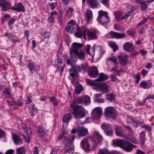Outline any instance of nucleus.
<instances>
[{"label": "nucleus", "instance_id": "nucleus-1", "mask_svg": "<svg viewBox=\"0 0 154 154\" xmlns=\"http://www.w3.org/2000/svg\"><path fill=\"white\" fill-rule=\"evenodd\" d=\"M77 103L75 100L71 103V111L76 119L83 118L85 116V109L83 106L77 105Z\"/></svg>", "mask_w": 154, "mask_h": 154}, {"label": "nucleus", "instance_id": "nucleus-2", "mask_svg": "<svg viewBox=\"0 0 154 154\" xmlns=\"http://www.w3.org/2000/svg\"><path fill=\"white\" fill-rule=\"evenodd\" d=\"M81 146L85 151L94 149L97 145L96 142L91 137L84 138L81 141Z\"/></svg>", "mask_w": 154, "mask_h": 154}, {"label": "nucleus", "instance_id": "nucleus-3", "mask_svg": "<svg viewBox=\"0 0 154 154\" xmlns=\"http://www.w3.org/2000/svg\"><path fill=\"white\" fill-rule=\"evenodd\" d=\"M99 15L97 18L98 23L102 24H107L109 22V18L107 13L102 10L98 11Z\"/></svg>", "mask_w": 154, "mask_h": 154}, {"label": "nucleus", "instance_id": "nucleus-4", "mask_svg": "<svg viewBox=\"0 0 154 154\" xmlns=\"http://www.w3.org/2000/svg\"><path fill=\"white\" fill-rule=\"evenodd\" d=\"M88 63L85 62L82 64L81 66H75V69H74L73 72L70 74V75L72 78H74L75 77L78 76V73L81 71L83 72H86L88 69Z\"/></svg>", "mask_w": 154, "mask_h": 154}, {"label": "nucleus", "instance_id": "nucleus-5", "mask_svg": "<svg viewBox=\"0 0 154 154\" xmlns=\"http://www.w3.org/2000/svg\"><path fill=\"white\" fill-rule=\"evenodd\" d=\"M74 55L70 56V59L73 62L76 61L78 60L77 57L81 60H84L85 59V52L83 49L80 50Z\"/></svg>", "mask_w": 154, "mask_h": 154}, {"label": "nucleus", "instance_id": "nucleus-6", "mask_svg": "<svg viewBox=\"0 0 154 154\" xmlns=\"http://www.w3.org/2000/svg\"><path fill=\"white\" fill-rule=\"evenodd\" d=\"M87 29V28L85 25L82 26L81 29L79 27L77 28L76 32L75 34V36L77 37L81 38L83 36L84 38L86 39V32Z\"/></svg>", "mask_w": 154, "mask_h": 154}, {"label": "nucleus", "instance_id": "nucleus-7", "mask_svg": "<svg viewBox=\"0 0 154 154\" xmlns=\"http://www.w3.org/2000/svg\"><path fill=\"white\" fill-rule=\"evenodd\" d=\"M104 114L107 117L114 119L116 116V112L113 107H106L105 110Z\"/></svg>", "mask_w": 154, "mask_h": 154}, {"label": "nucleus", "instance_id": "nucleus-8", "mask_svg": "<svg viewBox=\"0 0 154 154\" xmlns=\"http://www.w3.org/2000/svg\"><path fill=\"white\" fill-rule=\"evenodd\" d=\"M77 104L84 103L85 105H88L90 102V97L88 95H84L82 97H79L75 98L74 100Z\"/></svg>", "mask_w": 154, "mask_h": 154}, {"label": "nucleus", "instance_id": "nucleus-9", "mask_svg": "<svg viewBox=\"0 0 154 154\" xmlns=\"http://www.w3.org/2000/svg\"><path fill=\"white\" fill-rule=\"evenodd\" d=\"M101 127L107 136H111L112 135L113 132L111 125L106 123H103L101 125Z\"/></svg>", "mask_w": 154, "mask_h": 154}, {"label": "nucleus", "instance_id": "nucleus-10", "mask_svg": "<svg viewBox=\"0 0 154 154\" xmlns=\"http://www.w3.org/2000/svg\"><path fill=\"white\" fill-rule=\"evenodd\" d=\"M82 47V45L80 43L74 42L71 46V49L69 51L70 55H74L75 53L79 51L80 49Z\"/></svg>", "mask_w": 154, "mask_h": 154}, {"label": "nucleus", "instance_id": "nucleus-11", "mask_svg": "<svg viewBox=\"0 0 154 154\" xmlns=\"http://www.w3.org/2000/svg\"><path fill=\"white\" fill-rule=\"evenodd\" d=\"M98 31L94 29H91L88 31L87 37L89 39L96 40L98 38L97 34Z\"/></svg>", "mask_w": 154, "mask_h": 154}, {"label": "nucleus", "instance_id": "nucleus-12", "mask_svg": "<svg viewBox=\"0 0 154 154\" xmlns=\"http://www.w3.org/2000/svg\"><path fill=\"white\" fill-rule=\"evenodd\" d=\"M115 130L116 134L117 136L123 137L126 139H129V137L123 132L121 127L115 126Z\"/></svg>", "mask_w": 154, "mask_h": 154}, {"label": "nucleus", "instance_id": "nucleus-13", "mask_svg": "<svg viewBox=\"0 0 154 154\" xmlns=\"http://www.w3.org/2000/svg\"><path fill=\"white\" fill-rule=\"evenodd\" d=\"M92 116L95 119H97L100 118L102 114V108L99 107L95 108L92 111Z\"/></svg>", "mask_w": 154, "mask_h": 154}, {"label": "nucleus", "instance_id": "nucleus-14", "mask_svg": "<svg viewBox=\"0 0 154 154\" xmlns=\"http://www.w3.org/2000/svg\"><path fill=\"white\" fill-rule=\"evenodd\" d=\"M97 87L99 89L100 91L104 93H107L109 92V87L105 83H97Z\"/></svg>", "mask_w": 154, "mask_h": 154}, {"label": "nucleus", "instance_id": "nucleus-15", "mask_svg": "<svg viewBox=\"0 0 154 154\" xmlns=\"http://www.w3.org/2000/svg\"><path fill=\"white\" fill-rule=\"evenodd\" d=\"M38 136L41 137L44 141H46L47 139L45 138L47 131H46L45 129L42 126H39L38 128V131L37 132Z\"/></svg>", "mask_w": 154, "mask_h": 154}, {"label": "nucleus", "instance_id": "nucleus-16", "mask_svg": "<svg viewBox=\"0 0 154 154\" xmlns=\"http://www.w3.org/2000/svg\"><path fill=\"white\" fill-rule=\"evenodd\" d=\"M11 4L6 0H0V7L1 10L6 11L10 9Z\"/></svg>", "mask_w": 154, "mask_h": 154}, {"label": "nucleus", "instance_id": "nucleus-17", "mask_svg": "<svg viewBox=\"0 0 154 154\" xmlns=\"http://www.w3.org/2000/svg\"><path fill=\"white\" fill-rule=\"evenodd\" d=\"M109 33L110 37L113 38L117 39L122 38L126 36V35L124 33H120L113 31H110Z\"/></svg>", "mask_w": 154, "mask_h": 154}, {"label": "nucleus", "instance_id": "nucleus-18", "mask_svg": "<svg viewBox=\"0 0 154 154\" xmlns=\"http://www.w3.org/2000/svg\"><path fill=\"white\" fill-rule=\"evenodd\" d=\"M120 62V63L122 65H126L127 62L128 56L125 53L120 54V55L118 56Z\"/></svg>", "mask_w": 154, "mask_h": 154}, {"label": "nucleus", "instance_id": "nucleus-19", "mask_svg": "<svg viewBox=\"0 0 154 154\" xmlns=\"http://www.w3.org/2000/svg\"><path fill=\"white\" fill-rule=\"evenodd\" d=\"M77 134L80 137H83L88 134V131L87 128L83 127H79L77 129Z\"/></svg>", "mask_w": 154, "mask_h": 154}, {"label": "nucleus", "instance_id": "nucleus-20", "mask_svg": "<svg viewBox=\"0 0 154 154\" xmlns=\"http://www.w3.org/2000/svg\"><path fill=\"white\" fill-rule=\"evenodd\" d=\"M99 72L97 70V67H91L88 72L89 75L92 77H96L98 75Z\"/></svg>", "mask_w": 154, "mask_h": 154}, {"label": "nucleus", "instance_id": "nucleus-21", "mask_svg": "<svg viewBox=\"0 0 154 154\" xmlns=\"http://www.w3.org/2000/svg\"><path fill=\"white\" fill-rule=\"evenodd\" d=\"M124 50L127 51L129 52L134 50V47L132 43L129 42L125 43L123 46Z\"/></svg>", "mask_w": 154, "mask_h": 154}, {"label": "nucleus", "instance_id": "nucleus-22", "mask_svg": "<svg viewBox=\"0 0 154 154\" xmlns=\"http://www.w3.org/2000/svg\"><path fill=\"white\" fill-rule=\"evenodd\" d=\"M21 127V128H20L24 130V132L26 133L27 136H30L32 133V129L29 127H26V125L24 123L22 124Z\"/></svg>", "mask_w": 154, "mask_h": 154}, {"label": "nucleus", "instance_id": "nucleus-23", "mask_svg": "<svg viewBox=\"0 0 154 154\" xmlns=\"http://www.w3.org/2000/svg\"><path fill=\"white\" fill-rule=\"evenodd\" d=\"M108 60L110 61L111 63H114V67L111 70L113 71L115 70L118 66V63L117 62V59L116 57L115 56H112L111 57H109Z\"/></svg>", "mask_w": 154, "mask_h": 154}, {"label": "nucleus", "instance_id": "nucleus-24", "mask_svg": "<svg viewBox=\"0 0 154 154\" xmlns=\"http://www.w3.org/2000/svg\"><path fill=\"white\" fill-rule=\"evenodd\" d=\"M12 9L14 10L17 11L18 12L23 11L25 10L24 7L20 2L18 3L14 6L13 7Z\"/></svg>", "mask_w": 154, "mask_h": 154}, {"label": "nucleus", "instance_id": "nucleus-25", "mask_svg": "<svg viewBox=\"0 0 154 154\" xmlns=\"http://www.w3.org/2000/svg\"><path fill=\"white\" fill-rule=\"evenodd\" d=\"M87 2L91 8H97L98 4L97 0H87Z\"/></svg>", "mask_w": 154, "mask_h": 154}, {"label": "nucleus", "instance_id": "nucleus-26", "mask_svg": "<svg viewBox=\"0 0 154 154\" xmlns=\"http://www.w3.org/2000/svg\"><path fill=\"white\" fill-rule=\"evenodd\" d=\"M93 136L98 140V143H101L103 138L98 131H94L93 134Z\"/></svg>", "mask_w": 154, "mask_h": 154}, {"label": "nucleus", "instance_id": "nucleus-27", "mask_svg": "<svg viewBox=\"0 0 154 154\" xmlns=\"http://www.w3.org/2000/svg\"><path fill=\"white\" fill-rule=\"evenodd\" d=\"M75 137L74 136H72L70 138H69L68 140L66 142V146L68 147L71 148L74 147L72 141H73L75 139Z\"/></svg>", "mask_w": 154, "mask_h": 154}, {"label": "nucleus", "instance_id": "nucleus-28", "mask_svg": "<svg viewBox=\"0 0 154 154\" xmlns=\"http://www.w3.org/2000/svg\"><path fill=\"white\" fill-rule=\"evenodd\" d=\"M91 45L88 44L85 47V49L86 51L87 54H89L90 56H92L94 54L95 52L94 47H93L92 50L91 52L90 51V50L91 48Z\"/></svg>", "mask_w": 154, "mask_h": 154}, {"label": "nucleus", "instance_id": "nucleus-29", "mask_svg": "<svg viewBox=\"0 0 154 154\" xmlns=\"http://www.w3.org/2000/svg\"><path fill=\"white\" fill-rule=\"evenodd\" d=\"M83 91V88L79 84H76L75 87V92L76 94H80Z\"/></svg>", "mask_w": 154, "mask_h": 154}, {"label": "nucleus", "instance_id": "nucleus-30", "mask_svg": "<svg viewBox=\"0 0 154 154\" xmlns=\"http://www.w3.org/2000/svg\"><path fill=\"white\" fill-rule=\"evenodd\" d=\"M108 78V76L105 74L103 73H100L99 77L96 79L97 81L100 82L102 81H104Z\"/></svg>", "mask_w": 154, "mask_h": 154}, {"label": "nucleus", "instance_id": "nucleus-31", "mask_svg": "<svg viewBox=\"0 0 154 154\" xmlns=\"http://www.w3.org/2000/svg\"><path fill=\"white\" fill-rule=\"evenodd\" d=\"M147 3L146 1L143 0H141L138 2V4L140 5L141 9L143 11L145 10L147 8Z\"/></svg>", "mask_w": 154, "mask_h": 154}, {"label": "nucleus", "instance_id": "nucleus-32", "mask_svg": "<svg viewBox=\"0 0 154 154\" xmlns=\"http://www.w3.org/2000/svg\"><path fill=\"white\" fill-rule=\"evenodd\" d=\"M13 139L14 143L16 144L20 143L21 140V139L15 134H13Z\"/></svg>", "mask_w": 154, "mask_h": 154}, {"label": "nucleus", "instance_id": "nucleus-33", "mask_svg": "<svg viewBox=\"0 0 154 154\" xmlns=\"http://www.w3.org/2000/svg\"><path fill=\"white\" fill-rule=\"evenodd\" d=\"M131 143H125L123 148L127 151L129 152L132 150L131 145H130Z\"/></svg>", "mask_w": 154, "mask_h": 154}, {"label": "nucleus", "instance_id": "nucleus-34", "mask_svg": "<svg viewBox=\"0 0 154 154\" xmlns=\"http://www.w3.org/2000/svg\"><path fill=\"white\" fill-rule=\"evenodd\" d=\"M86 15L88 21H90L92 17V12L90 10H88L86 11Z\"/></svg>", "mask_w": 154, "mask_h": 154}, {"label": "nucleus", "instance_id": "nucleus-35", "mask_svg": "<svg viewBox=\"0 0 154 154\" xmlns=\"http://www.w3.org/2000/svg\"><path fill=\"white\" fill-rule=\"evenodd\" d=\"M75 30V27L73 25H69L66 28V30L69 33L73 32Z\"/></svg>", "mask_w": 154, "mask_h": 154}, {"label": "nucleus", "instance_id": "nucleus-36", "mask_svg": "<svg viewBox=\"0 0 154 154\" xmlns=\"http://www.w3.org/2000/svg\"><path fill=\"white\" fill-rule=\"evenodd\" d=\"M109 45L113 49L114 52H115L118 49V46L113 42H109Z\"/></svg>", "mask_w": 154, "mask_h": 154}, {"label": "nucleus", "instance_id": "nucleus-37", "mask_svg": "<svg viewBox=\"0 0 154 154\" xmlns=\"http://www.w3.org/2000/svg\"><path fill=\"white\" fill-rule=\"evenodd\" d=\"M17 154H25V148L23 147H20L16 149Z\"/></svg>", "mask_w": 154, "mask_h": 154}, {"label": "nucleus", "instance_id": "nucleus-38", "mask_svg": "<svg viewBox=\"0 0 154 154\" xmlns=\"http://www.w3.org/2000/svg\"><path fill=\"white\" fill-rule=\"evenodd\" d=\"M72 118L71 115L70 113L66 114L63 118V121L64 122H67L69 121Z\"/></svg>", "mask_w": 154, "mask_h": 154}, {"label": "nucleus", "instance_id": "nucleus-39", "mask_svg": "<svg viewBox=\"0 0 154 154\" xmlns=\"http://www.w3.org/2000/svg\"><path fill=\"white\" fill-rule=\"evenodd\" d=\"M67 133V131L66 130H62L59 136L57 138L58 140H61L63 138H64L65 137L64 135L66 134Z\"/></svg>", "mask_w": 154, "mask_h": 154}, {"label": "nucleus", "instance_id": "nucleus-40", "mask_svg": "<svg viewBox=\"0 0 154 154\" xmlns=\"http://www.w3.org/2000/svg\"><path fill=\"white\" fill-rule=\"evenodd\" d=\"M50 103L52 102L54 106H56L58 103V101L56 100L54 97H49Z\"/></svg>", "mask_w": 154, "mask_h": 154}, {"label": "nucleus", "instance_id": "nucleus-41", "mask_svg": "<svg viewBox=\"0 0 154 154\" xmlns=\"http://www.w3.org/2000/svg\"><path fill=\"white\" fill-rule=\"evenodd\" d=\"M126 142L122 140H117L116 142L117 146L123 148Z\"/></svg>", "mask_w": 154, "mask_h": 154}, {"label": "nucleus", "instance_id": "nucleus-42", "mask_svg": "<svg viewBox=\"0 0 154 154\" xmlns=\"http://www.w3.org/2000/svg\"><path fill=\"white\" fill-rule=\"evenodd\" d=\"M145 134L144 131L141 132L140 134V141L141 144L143 145L144 143Z\"/></svg>", "mask_w": 154, "mask_h": 154}, {"label": "nucleus", "instance_id": "nucleus-43", "mask_svg": "<svg viewBox=\"0 0 154 154\" xmlns=\"http://www.w3.org/2000/svg\"><path fill=\"white\" fill-rule=\"evenodd\" d=\"M35 66V63H30L28 64V68L30 71H32L36 68Z\"/></svg>", "mask_w": 154, "mask_h": 154}, {"label": "nucleus", "instance_id": "nucleus-44", "mask_svg": "<svg viewBox=\"0 0 154 154\" xmlns=\"http://www.w3.org/2000/svg\"><path fill=\"white\" fill-rule=\"evenodd\" d=\"M139 86L140 87L146 89L147 88L148 83L146 81H144L140 84Z\"/></svg>", "mask_w": 154, "mask_h": 154}, {"label": "nucleus", "instance_id": "nucleus-45", "mask_svg": "<svg viewBox=\"0 0 154 154\" xmlns=\"http://www.w3.org/2000/svg\"><path fill=\"white\" fill-rule=\"evenodd\" d=\"M125 127L128 132V135L131 137L133 136L134 132L131 128L128 126H125Z\"/></svg>", "mask_w": 154, "mask_h": 154}, {"label": "nucleus", "instance_id": "nucleus-46", "mask_svg": "<svg viewBox=\"0 0 154 154\" xmlns=\"http://www.w3.org/2000/svg\"><path fill=\"white\" fill-rule=\"evenodd\" d=\"M10 38H12L11 39V41L13 43H15L17 42H20V40L17 39H15V38H16V36L14 35L11 34H10Z\"/></svg>", "mask_w": 154, "mask_h": 154}, {"label": "nucleus", "instance_id": "nucleus-47", "mask_svg": "<svg viewBox=\"0 0 154 154\" xmlns=\"http://www.w3.org/2000/svg\"><path fill=\"white\" fill-rule=\"evenodd\" d=\"M114 28L118 31H120L123 29V27L120 25L116 24L114 25Z\"/></svg>", "mask_w": 154, "mask_h": 154}, {"label": "nucleus", "instance_id": "nucleus-48", "mask_svg": "<svg viewBox=\"0 0 154 154\" xmlns=\"http://www.w3.org/2000/svg\"><path fill=\"white\" fill-rule=\"evenodd\" d=\"M131 14V12L130 11H128V13H126L124 16H123L121 18V20H123L124 19H127L128 17L130 16Z\"/></svg>", "mask_w": 154, "mask_h": 154}, {"label": "nucleus", "instance_id": "nucleus-49", "mask_svg": "<svg viewBox=\"0 0 154 154\" xmlns=\"http://www.w3.org/2000/svg\"><path fill=\"white\" fill-rule=\"evenodd\" d=\"M98 154H111L109 151L106 149L100 150Z\"/></svg>", "mask_w": 154, "mask_h": 154}, {"label": "nucleus", "instance_id": "nucleus-50", "mask_svg": "<svg viewBox=\"0 0 154 154\" xmlns=\"http://www.w3.org/2000/svg\"><path fill=\"white\" fill-rule=\"evenodd\" d=\"M5 94L7 97H10V90L8 88H6L5 90Z\"/></svg>", "mask_w": 154, "mask_h": 154}, {"label": "nucleus", "instance_id": "nucleus-51", "mask_svg": "<svg viewBox=\"0 0 154 154\" xmlns=\"http://www.w3.org/2000/svg\"><path fill=\"white\" fill-rule=\"evenodd\" d=\"M147 20L146 18H144L143 20L140 22L138 24L137 26H140L147 22Z\"/></svg>", "mask_w": 154, "mask_h": 154}, {"label": "nucleus", "instance_id": "nucleus-52", "mask_svg": "<svg viewBox=\"0 0 154 154\" xmlns=\"http://www.w3.org/2000/svg\"><path fill=\"white\" fill-rule=\"evenodd\" d=\"M32 96L31 95H29L27 97V99L26 101V103L27 104H29L32 102Z\"/></svg>", "mask_w": 154, "mask_h": 154}, {"label": "nucleus", "instance_id": "nucleus-53", "mask_svg": "<svg viewBox=\"0 0 154 154\" xmlns=\"http://www.w3.org/2000/svg\"><path fill=\"white\" fill-rule=\"evenodd\" d=\"M73 149L74 147H71V148H70L68 147L67 148H66L65 152L69 153H72L73 152Z\"/></svg>", "mask_w": 154, "mask_h": 154}, {"label": "nucleus", "instance_id": "nucleus-54", "mask_svg": "<svg viewBox=\"0 0 154 154\" xmlns=\"http://www.w3.org/2000/svg\"><path fill=\"white\" fill-rule=\"evenodd\" d=\"M133 77L135 78L136 80L135 81L136 82L138 83L139 82L140 79V77L139 74H137L136 75H133Z\"/></svg>", "mask_w": 154, "mask_h": 154}, {"label": "nucleus", "instance_id": "nucleus-55", "mask_svg": "<svg viewBox=\"0 0 154 154\" xmlns=\"http://www.w3.org/2000/svg\"><path fill=\"white\" fill-rule=\"evenodd\" d=\"M127 121L128 123H133L135 122V121L133 119L129 117H128Z\"/></svg>", "mask_w": 154, "mask_h": 154}, {"label": "nucleus", "instance_id": "nucleus-56", "mask_svg": "<svg viewBox=\"0 0 154 154\" xmlns=\"http://www.w3.org/2000/svg\"><path fill=\"white\" fill-rule=\"evenodd\" d=\"M43 35L45 38H48L51 36V34L49 32H45L43 34Z\"/></svg>", "mask_w": 154, "mask_h": 154}, {"label": "nucleus", "instance_id": "nucleus-57", "mask_svg": "<svg viewBox=\"0 0 154 154\" xmlns=\"http://www.w3.org/2000/svg\"><path fill=\"white\" fill-rule=\"evenodd\" d=\"M110 77L111 78V80L113 82H116L118 80V79L116 76L114 75H111L110 76Z\"/></svg>", "mask_w": 154, "mask_h": 154}, {"label": "nucleus", "instance_id": "nucleus-58", "mask_svg": "<svg viewBox=\"0 0 154 154\" xmlns=\"http://www.w3.org/2000/svg\"><path fill=\"white\" fill-rule=\"evenodd\" d=\"M23 138L24 139L25 142H26L29 143V137L30 136H27L26 137L25 135L23 134Z\"/></svg>", "mask_w": 154, "mask_h": 154}, {"label": "nucleus", "instance_id": "nucleus-59", "mask_svg": "<svg viewBox=\"0 0 154 154\" xmlns=\"http://www.w3.org/2000/svg\"><path fill=\"white\" fill-rule=\"evenodd\" d=\"M107 96L108 99L112 101L114 100V97L113 95L110 94H107Z\"/></svg>", "mask_w": 154, "mask_h": 154}, {"label": "nucleus", "instance_id": "nucleus-60", "mask_svg": "<svg viewBox=\"0 0 154 154\" xmlns=\"http://www.w3.org/2000/svg\"><path fill=\"white\" fill-rule=\"evenodd\" d=\"M135 154H146L144 152L140 149H137V150Z\"/></svg>", "mask_w": 154, "mask_h": 154}, {"label": "nucleus", "instance_id": "nucleus-61", "mask_svg": "<svg viewBox=\"0 0 154 154\" xmlns=\"http://www.w3.org/2000/svg\"><path fill=\"white\" fill-rule=\"evenodd\" d=\"M10 17V15L9 14H6L2 18V20L3 21V22L5 20H7Z\"/></svg>", "mask_w": 154, "mask_h": 154}, {"label": "nucleus", "instance_id": "nucleus-62", "mask_svg": "<svg viewBox=\"0 0 154 154\" xmlns=\"http://www.w3.org/2000/svg\"><path fill=\"white\" fill-rule=\"evenodd\" d=\"M143 128H144L146 129L149 131H151V128L148 125H144L142 126Z\"/></svg>", "mask_w": 154, "mask_h": 154}, {"label": "nucleus", "instance_id": "nucleus-63", "mask_svg": "<svg viewBox=\"0 0 154 154\" xmlns=\"http://www.w3.org/2000/svg\"><path fill=\"white\" fill-rule=\"evenodd\" d=\"M14 152V151L13 149H8L6 151L5 154H13Z\"/></svg>", "mask_w": 154, "mask_h": 154}, {"label": "nucleus", "instance_id": "nucleus-64", "mask_svg": "<svg viewBox=\"0 0 154 154\" xmlns=\"http://www.w3.org/2000/svg\"><path fill=\"white\" fill-rule=\"evenodd\" d=\"M147 99H154V94H150L149 95H148L146 97V100Z\"/></svg>", "mask_w": 154, "mask_h": 154}]
</instances>
